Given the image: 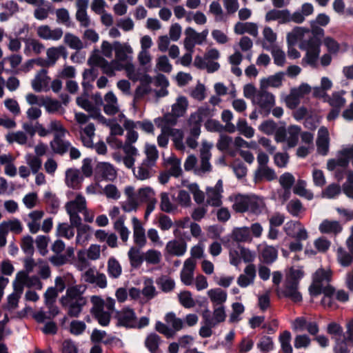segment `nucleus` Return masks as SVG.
Here are the masks:
<instances>
[{"mask_svg": "<svg viewBox=\"0 0 353 353\" xmlns=\"http://www.w3.org/2000/svg\"><path fill=\"white\" fill-rule=\"evenodd\" d=\"M332 279V272L325 270L323 268L318 269L313 274L312 279L314 283L322 284V282H330Z\"/></svg>", "mask_w": 353, "mask_h": 353, "instance_id": "obj_30", "label": "nucleus"}, {"mask_svg": "<svg viewBox=\"0 0 353 353\" xmlns=\"http://www.w3.org/2000/svg\"><path fill=\"white\" fill-rule=\"evenodd\" d=\"M23 251L28 255H32L34 253L33 239L31 236H24L21 244Z\"/></svg>", "mask_w": 353, "mask_h": 353, "instance_id": "obj_48", "label": "nucleus"}, {"mask_svg": "<svg viewBox=\"0 0 353 353\" xmlns=\"http://www.w3.org/2000/svg\"><path fill=\"white\" fill-rule=\"evenodd\" d=\"M237 129L240 132L241 134L244 135L247 138H251L254 136V130L248 125L247 121L245 119H239L237 123Z\"/></svg>", "mask_w": 353, "mask_h": 353, "instance_id": "obj_37", "label": "nucleus"}, {"mask_svg": "<svg viewBox=\"0 0 353 353\" xmlns=\"http://www.w3.org/2000/svg\"><path fill=\"white\" fill-rule=\"evenodd\" d=\"M157 283L164 292H169L172 291L175 286L174 281L167 276L160 277L157 280Z\"/></svg>", "mask_w": 353, "mask_h": 353, "instance_id": "obj_34", "label": "nucleus"}, {"mask_svg": "<svg viewBox=\"0 0 353 353\" xmlns=\"http://www.w3.org/2000/svg\"><path fill=\"white\" fill-rule=\"evenodd\" d=\"M342 227L337 221L325 219L319 225V230L323 234H338L342 231Z\"/></svg>", "mask_w": 353, "mask_h": 353, "instance_id": "obj_16", "label": "nucleus"}, {"mask_svg": "<svg viewBox=\"0 0 353 353\" xmlns=\"http://www.w3.org/2000/svg\"><path fill=\"white\" fill-rule=\"evenodd\" d=\"M160 341V336L155 333H152L146 338L145 345L151 353H157Z\"/></svg>", "mask_w": 353, "mask_h": 353, "instance_id": "obj_25", "label": "nucleus"}, {"mask_svg": "<svg viewBox=\"0 0 353 353\" xmlns=\"http://www.w3.org/2000/svg\"><path fill=\"white\" fill-rule=\"evenodd\" d=\"M64 134L55 133L53 139L50 142V146L54 153L63 155L66 153L71 144L68 141H64Z\"/></svg>", "mask_w": 353, "mask_h": 353, "instance_id": "obj_4", "label": "nucleus"}, {"mask_svg": "<svg viewBox=\"0 0 353 353\" xmlns=\"http://www.w3.org/2000/svg\"><path fill=\"white\" fill-rule=\"evenodd\" d=\"M319 137L316 140L318 151L322 155H326L328 152V131L325 127H321L319 130Z\"/></svg>", "mask_w": 353, "mask_h": 353, "instance_id": "obj_9", "label": "nucleus"}, {"mask_svg": "<svg viewBox=\"0 0 353 353\" xmlns=\"http://www.w3.org/2000/svg\"><path fill=\"white\" fill-rule=\"evenodd\" d=\"M233 171L236 176L241 179L246 176L248 169L242 161H235L232 165Z\"/></svg>", "mask_w": 353, "mask_h": 353, "instance_id": "obj_52", "label": "nucleus"}, {"mask_svg": "<svg viewBox=\"0 0 353 353\" xmlns=\"http://www.w3.org/2000/svg\"><path fill=\"white\" fill-rule=\"evenodd\" d=\"M27 279H28V276L26 272L20 271L17 273L16 280L13 282L14 293L21 296L24 289V281Z\"/></svg>", "mask_w": 353, "mask_h": 353, "instance_id": "obj_23", "label": "nucleus"}, {"mask_svg": "<svg viewBox=\"0 0 353 353\" xmlns=\"http://www.w3.org/2000/svg\"><path fill=\"white\" fill-rule=\"evenodd\" d=\"M274 161L277 167L285 168L289 161V155L286 152H277L274 154Z\"/></svg>", "mask_w": 353, "mask_h": 353, "instance_id": "obj_61", "label": "nucleus"}, {"mask_svg": "<svg viewBox=\"0 0 353 353\" xmlns=\"http://www.w3.org/2000/svg\"><path fill=\"white\" fill-rule=\"evenodd\" d=\"M232 142V138L228 135L221 134L216 143V148L220 151L228 150Z\"/></svg>", "mask_w": 353, "mask_h": 353, "instance_id": "obj_55", "label": "nucleus"}, {"mask_svg": "<svg viewBox=\"0 0 353 353\" xmlns=\"http://www.w3.org/2000/svg\"><path fill=\"white\" fill-rule=\"evenodd\" d=\"M64 41L72 49L79 50L83 48L82 42L79 38L72 34L66 33L64 37Z\"/></svg>", "mask_w": 353, "mask_h": 353, "instance_id": "obj_36", "label": "nucleus"}, {"mask_svg": "<svg viewBox=\"0 0 353 353\" xmlns=\"http://www.w3.org/2000/svg\"><path fill=\"white\" fill-rule=\"evenodd\" d=\"M6 139L10 143L16 141L19 144L23 145L26 143L28 138L23 132L18 131L15 133L8 134L6 137Z\"/></svg>", "mask_w": 353, "mask_h": 353, "instance_id": "obj_51", "label": "nucleus"}, {"mask_svg": "<svg viewBox=\"0 0 353 353\" xmlns=\"http://www.w3.org/2000/svg\"><path fill=\"white\" fill-rule=\"evenodd\" d=\"M108 273L112 279L119 278L122 273V268L119 262L114 257H110L108 261Z\"/></svg>", "mask_w": 353, "mask_h": 353, "instance_id": "obj_20", "label": "nucleus"}, {"mask_svg": "<svg viewBox=\"0 0 353 353\" xmlns=\"http://www.w3.org/2000/svg\"><path fill=\"white\" fill-rule=\"evenodd\" d=\"M83 178L77 170L69 169L66 172V183L68 187L78 190L81 188Z\"/></svg>", "mask_w": 353, "mask_h": 353, "instance_id": "obj_13", "label": "nucleus"}, {"mask_svg": "<svg viewBox=\"0 0 353 353\" xmlns=\"http://www.w3.org/2000/svg\"><path fill=\"white\" fill-rule=\"evenodd\" d=\"M210 300L216 304H222L227 299L226 292L221 288L211 289L208 292Z\"/></svg>", "mask_w": 353, "mask_h": 353, "instance_id": "obj_22", "label": "nucleus"}, {"mask_svg": "<svg viewBox=\"0 0 353 353\" xmlns=\"http://www.w3.org/2000/svg\"><path fill=\"white\" fill-rule=\"evenodd\" d=\"M134 226V241L139 248H143L146 243L145 230L137 217L132 218Z\"/></svg>", "mask_w": 353, "mask_h": 353, "instance_id": "obj_7", "label": "nucleus"}, {"mask_svg": "<svg viewBox=\"0 0 353 353\" xmlns=\"http://www.w3.org/2000/svg\"><path fill=\"white\" fill-rule=\"evenodd\" d=\"M305 185L306 183L304 180L299 179L293 188V192L296 195L303 196L308 200H311L313 198V194L312 192H309L305 189Z\"/></svg>", "mask_w": 353, "mask_h": 353, "instance_id": "obj_28", "label": "nucleus"}, {"mask_svg": "<svg viewBox=\"0 0 353 353\" xmlns=\"http://www.w3.org/2000/svg\"><path fill=\"white\" fill-rule=\"evenodd\" d=\"M73 277L71 274H68L64 278L61 276H57L55 279V288L57 292H62L65 288V283H70V280H73Z\"/></svg>", "mask_w": 353, "mask_h": 353, "instance_id": "obj_60", "label": "nucleus"}, {"mask_svg": "<svg viewBox=\"0 0 353 353\" xmlns=\"http://www.w3.org/2000/svg\"><path fill=\"white\" fill-rule=\"evenodd\" d=\"M292 335L290 331L285 330L279 336L281 350L283 353H292V347L290 344Z\"/></svg>", "mask_w": 353, "mask_h": 353, "instance_id": "obj_24", "label": "nucleus"}, {"mask_svg": "<svg viewBox=\"0 0 353 353\" xmlns=\"http://www.w3.org/2000/svg\"><path fill=\"white\" fill-rule=\"evenodd\" d=\"M48 238L43 235H39L36 239L37 247L42 256H45L48 252L47 246Z\"/></svg>", "mask_w": 353, "mask_h": 353, "instance_id": "obj_58", "label": "nucleus"}, {"mask_svg": "<svg viewBox=\"0 0 353 353\" xmlns=\"http://www.w3.org/2000/svg\"><path fill=\"white\" fill-rule=\"evenodd\" d=\"M188 107V101L185 97H181L178 99L177 102L172 105V112L176 117H182Z\"/></svg>", "mask_w": 353, "mask_h": 353, "instance_id": "obj_29", "label": "nucleus"}, {"mask_svg": "<svg viewBox=\"0 0 353 353\" xmlns=\"http://www.w3.org/2000/svg\"><path fill=\"white\" fill-rule=\"evenodd\" d=\"M168 163L172 165L168 173L170 176L179 177L182 174V170L180 167V161L174 157H171Z\"/></svg>", "mask_w": 353, "mask_h": 353, "instance_id": "obj_45", "label": "nucleus"}, {"mask_svg": "<svg viewBox=\"0 0 353 353\" xmlns=\"http://www.w3.org/2000/svg\"><path fill=\"white\" fill-rule=\"evenodd\" d=\"M48 308V315L45 312L40 310L33 314L34 319L39 323H43L46 319L51 320L54 319L60 312L59 307L54 303L46 304Z\"/></svg>", "mask_w": 353, "mask_h": 353, "instance_id": "obj_6", "label": "nucleus"}, {"mask_svg": "<svg viewBox=\"0 0 353 353\" xmlns=\"http://www.w3.org/2000/svg\"><path fill=\"white\" fill-rule=\"evenodd\" d=\"M92 316L98 321V323L102 326H107L110 321V314L104 310L92 314Z\"/></svg>", "mask_w": 353, "mask_h": 353, "instance_id": "obj_50", "label": "nucleus"}, {"mask_svg": "<svg viewBox=\"0 0 353 353\" xmlns=\"http://www.w3.org/2000/svg\"><path fill=\"white\" fill-rule=\"evenodd\" d=\"M325 101H327L332 108H337L340 109L345 103V98L341 97L338 92H333L332 97L328 96V97L325 99Z\"/></svg>", "mask_w": 353, "mask_h": 353, "instance_id": "obj_33", "label": "nucleus"}, {"mask_svg": "<svg viewBox=\"0 0 353 353\" xmlns=\"http://www.w3.org/2000/svg\"><path fill=\"white\" fill-rule=\"evenodd\" d=\"M284 76V73L283 72H279L276 73L274 75L270 76L268 79H263L261 81V88L266 89L268 86L279 88L282 84L283 77Z\"/></svg>", "mask_w": 353, "mask_h": 353, "instance_id": "obj_18", "label": "nucleus"}, {"mask_svg": "<svg viewBox=\"0 0 353 353\" xmlns=\"http://www.w3.org/2000/svg\"><path fill=\"white\" fill-rule=\"evenodd\" d=\"M155 329L158 332L164 334L167 338L172 337L174 334V331L173 330L161 321H157L156 323Z\"/></svg>", "mask_w": 353, "mask_h": 353, "instance_id": "obj_63", "label": "nucleus"}, {"mask_svg": "<svg viewBox=\"0 0 353 353\" xmlns=\"http://www.w3.org/2000/svg\"><path fill=\"white\" fill-rule=\"evenodd\" d=\"M292 95L293 99L296 101V98L303 97L305 94H308L311 92V87L306 83H301L298 88L292 90Z\"/></svg>", "mask_w": 353, "mask_h": 353, "instance_id": "obj_42", "label": "nucleus"}, {"mask_svg": "<svg viewBox=\"0 0 353 353\" xmlns=\"http://www.w3.org/2000/svg\"><path fill=\"white\" fill-rule=\"evenodd\" d=\"M303 208L302 203L299 199L291 200L287 205V210L293 216H297Z\"/></svg>", "mask_w": 353, "mask_h": 353, "instance_id": "obj_46", "label": "nucleus"}, {"mask_svg": "<svg viewBox=\"0 0 353 353\" xmlns=\"http://www.w3.org/2000/svg\"><path fill=\"white\" fill-rule=\"evenodd\" d=\"M139 248L132 247L128 251V257L130 265L134 268H139L144 261V256L140 254Z\"/></svg>", "mask_w": 353, "mask_h": 353, "instance_id": "obj_19", "label": "nucleus"}, {"mask_svg": "<svg viewBox=\"0 0 353 353\" xmlns=\"http://www.w3.org/2000/svg\"><path fill=\"white\" fill-rule=\"evenodd\" d=\"M117 319V326L125 328L137 327V316L134 311L129 307L124 308L121 312L116 314Z\"/></svg>", "mask_w": 353, "mask_h": 353, "instance_id": "obj_3", "label": "nucleus"}, {"mask_svg": "<svg viewBox=\"0 0 353 353\" xmlns=\"http://www.w3.org/2000/svg\"><path fill=\"white\" fill-rule=\"evenodd\" d=\"M86 325L83 321H72L70 323V332L74 335H80L85 330Z\"/></svg>", "mask_w": 353, "mask_h": 353, "instance_id": "obj_53", "label": "nucleus"}, {"mask_svg": "<svg viewBox=\"0 0 353 353\" xmlns=\"http://www.w3.org/2000/svg\"><path fill=\"white\" fill-rule=\"evenodd\" d=\"M166 250L169 254L180 256L186 252L187 244L183 239L180 241H170L166 245Z\"/></svg>", "mask_w": 353, "mask_h": 353, "instance_id": "obj_10", "label": "nucleus"}, {"mask_svg": "<svg viewBox=\"0 0 353 353\" xmlns=\"http://www.w3.org/2000/svg\"><path fill=\"white\" fill-rule=\"evenodd\" d=\"M85 303L86 300L84 297H80L76 301H70V303L66 306V307H68V315L70 317H78Z\"/></svg>", "mask_w": 353, "mask_h": 353, "instance_id": "obj_17", "label": "nucleus"}, {"mask_svg": "<svg viewBox=\"0 0 353 353\" xmlns=\"http://www.w3.org/2000/svg\"><path fill=\"white\" fill-rule=\"evenodd\" d=\"M338 259L342 266L347 267L353 261V255L340 248L338 249Z\"/></svg>", "mask_w": 353, "mask_h": 353, "instance_id": "obj_40", "label": "nucleus"}, {"mask_svg": "<svg viewBox=\"0 0 353 353\" xmlns=\"http://www.w3.org/2000/svg\"><path fill=\"white\" fill-rule=\"evenodd\" d=\"M306 43L308 51L320 52L321 41L319 37H312L306 41Z\"/></svg>", "mask_w": 353, "mask_h": 353, "instance_id": "obj_64", "label": "nucleus"}, {"mask_svg": "<svg viewBox=\"0 0 353 353\" xmlns=\"http://www.w3.org/2000/svg\"><path fill=\"white\" fill-rule=\"evenodd\" d=\"M252 102L259 106L261 113L264 112L265 115H268L272 108L274 105L275 97L272 93L266 91L265 89L260 88V90L254 97Z\"/></svg>", "mask_w": 353, "mask_h": 353, "instance_id": "obj_1", "label": "nucleus"}, {"mask_svg": "<svg viewBox=\"0 0 353 353\" xmlns=\"http://www.w3.org/2000/svg\"><path fill=\"white\" fill-rule=\"evenodd\" d=\"M114 51L115 58L118 61H126L128 59L127 54L132 53V48L127 43L121 44L119 41H114Z\"/></svg>", "mask_w": 353, "mask_h": 353, "instance_id": "obj_11", "label": "nucleus"}, {"mask_svg": "<svg viewBox=\"0 0 353 353\" xmlns=\"http://www.w3.org/2000/svg\"><path fill=\"white\" fill-rule=\"evenodd\" d=\"M310 339L306 334L297 335L295 337L294 345L296 349L307 347L310 344Z\"/></svg>", "mask_w": 353, "mask_h": 353, "instance_id": "obj_62", "label": "nucleus"}, {"mask_svg": "<svg viewBox=\"0 0 353 353\" xmlns=\"http://www.w3.org/2000/svg\"><path fill=\"white\" fill-rule=\"evenodd\" d=\"M276 179V174L274 170L268 166L258 167L254 172V181L255 183L261 182L263 179L268 181H272Z\"/></svg>", "mask_w": 353, "mask_h": 353, "instance_id": "obj_8", "label": "nucleus"}, {"mask_svg": "<svg viewBox=\"0 0 353 353\" xmlns=\"http://www.w3.org/2000/svg\"><path fill=\"white\" fill-rule=\"evenodd\" d=\"M161 130L163 134H167V135L172 137V141L177 148L181 149L183 147V133L181 130L163 126Z\"/></svg>", "mask_w": 353, "mask_h": 353, "instance_id": "obj_12", "label": "nucleus"}, {"mask_svg": "<svg viewBox=\"0 0 353 353\" xmlns=\"http://www.w3.org/2000/svg\"><path fill=\"white\" fill-rule=\"evenodd\" d=\"M96 176H101L103 179L112 181L116 177V171L109 163H99L95 168Z\"/></svg>", "mask_w": 353, "mask_h": 353, "instance_id": "obj_5", "label": "nucleus"}, {"mask_svg": "<svg viewBox=\"0 0 353 353\" xmlns=\"http://www.w3.org/2000/svg\"><path fill=\"white\" fill-rule=\"evenodd\" d=\"M42 105H44L46 110L49 113H54L59 110V109L61 108V103L55 99H47V100H43Z\"/></svg>", "mask_w": 353, "mask_h": 353, "instance_id": "obj_57", "label": "nucleus"}, {"mask_svg": "<svg viewBox=\"0 0 353 353\" xmlns=\"http://www.w3.org/2000/svg\"><path fill=\"white\" fill-rule=\"evenodd\" d=\"M249 206H250V199L248 196L241 194L235 196L232 208L236 212H245L249 210Z\"/></svg>", "mask_w": 353, "mask_h": 353, "instance_id": "obj_14", "label": "nucleus"}, {"mask_svg": "<svg viewBox=\"0 0 353 353\" xmlns=\"http://www.w3.org/2000/svg\"><path fill=\"white\" fill-rule=\"evenodd\" d=\"M299 285L292 282L285 281L283 289L279 287L276 290L278 298L282 297L290 299L292 302L297 303L303 300L301 293L298 290Z\"/></svg>", "mask_w": 353, "mask_h": 353, "instance_id": "obj_2", "label": "nucleus"}, {"mask_svg": "<svg viewBox=\"0 0 353 353\" xmlns=\"http://www.w3.org/2000/svg\"><path fill=\"white\" fill-rule=\"evenodd\" d=\"M263 261L266 264L274 262L278 256L277 250L271 245H266L261 251Z\"/></svg>", "mask_w": 353, "mask_h": 353, "instance_id": "obj_21", "label": "nucleus"}, {"mask_svg": "<svg viewBox=\"0 0 353 353\" xmlns=\"http://www.w3.org/2000/svg\"><path fill=\"white\" fill-rule=\"evenodd\" d=\"M46 204L51 208V212L56 213L59 208V199L50 192H46L44 194Z\"/></svg>", "mask_w": 353, "mask_h": 353, "instance_id": "obj_35", "label": "nucleus"}, {"mask_svg": "<svg viewBox=\"0 0 353 353\" xmlns=\"http://www.w3.org/2000/svg\"><path fill=\"white\" fill-rule=\"evenodd\" d=\"M272 55L274 59V63L278 66H283L285 62V52L279 48H273L272 50Z\"/></svg>", "mask_w": 353, "mask_h": 353, "instance_id": "obj_56", "label": "nucleus"}, {"mask_svg": "<svg viewBox=\"0 0 353 353\" xmlns=\"http://www.w3.org/2000/svg\"><path fill=\"white\" fill-rule=\"evenodd\" d=\"M205 128L209 132H221L223 131V125L219 121L212 119L206 121Z\"/></svg>", "mask_w": 353, "mask_h": 353, "instance_id": "obj_54", "label": "nucleus"}, {"mask_svg": "<svg viewBox=\"0 0 353 353\" xmlns=\"http://www.w3.org/2000/svg\"><path fill=\"white\" fill-rule=\"evenodd\" d=\"M180 303L185 308H191L195 305L194 300L192 297V293L190 291H184L179 295Z\"/></svg>", "mask_w": 353, "mask_h": 353, "instance_id": "obj_38", "label": "nucleus"}, {"mask_svg": "<svg viewBox=\"0 0 353 353\" xmlns=\"http://www.w3.org/2000/svg\"><path fill=\"white\" fill-rule=\"evenodd\" d=\"M301 128L299 125H292L288 128V132L290 134L289 138L287 139L289 148L295 147L299 141V134Z\"/></svg>", "mask_w": 353, "mask_h": 353, "instance_id": "obj_27", "label": "nucleus"}, {"mask_svg": "<svg viewBox=\"0 0 353 353\" xmlns=\"http://www.w3.org/2000/svg\"><path fill=\"white\" fill-rule=\"evenodd\" d=\"M276 128V123L273 120H267L260 125L259 129L265 134L270 135L275 132Z\"/></svg>", "mask_w": 353, "mask_h": 353, "instance_id": "obj_49", "label": "nucleus"}, {"mask_svg": "<svg viewBox=\"0 0 353 353\" xmlns=\"http://www.w3.org/2000/svg\"><path fill=\"white\" fill-rule=\"evenodd\" d=\"M351 159H352V157L350 154L347 148H343L339 152V155L336 159V162L338 166L345 169L348 167Z\"/></svg>", "mask_w": 353, "mask_h": 353, "instance_id": "obj_31", "label": "nucleus"}, {"mask_svg": "<svg viewBox=\"0 0 353 353\" xmlns=\"http://www.w3.org/2000/svg\"><path fill=\"white\" fill-rule=\"evenodd\" d=\"M48 70L46 69H41L36 75L35 79L32 82V87L36 92H41L42 90V83L47 77Z\"/></svg>", "mask_w": 353, "mask_h": 353, "instance_id": "obj_32", "label": "nucleus"}, {"mask_svg": "<svg viewBox=\"0 0 353 353\" xmlns=\"http://www.w3.org/2000/svg\"><path fill=\"white\" fill-rule=\"evenodd\" d=\"M83 297L81 292L77 285L69 287L66 290L65 296H63L60 299V303L63 307H66L70 301L77 300L79 298Z\"/></svg>", "mask_w": 353, "mask_h": 353, "instance_id": "obj_15", "label": "nucleus"}, {"mask_svg": "<svg viewBox=\"0 0 353 353\" xmlns=\"http://www.w3.org/2000/svg\"><path fill=\"white\" fill-rule=\"evenodd\" d=\"M303 267H300V269L295 270L293 267L290 268L289 276L286 280L288 282H292L299 285V281L304 276L305 273L302 270Z\"/></svg>", "mask_w": 353, "mask_h": 353, "instance_id": "obj_39", "label": "nucleus"}, {"mask_svg": "<svg viewBox=\"0 0 353 353\" xmlns=\"http://www.w3.org/2000/svg\"><path fill=\"white\" fill-rule=\"evenodd\" d=\"M232 238L236 242H245L250 239V231L247 228H234Z\"/></svg>", "mask_w": 353, "mask_h": 353, "instance_id": "obj_26", "label": "nucleus"}, {"mask_svg": "<svg viewBox=\"0 0 353 353\" xmlns=\"http://www.w3.org/2000/svg\"><path fill=\"white\" fill-rule=\"evenodd\" d=\"M157 68L163 72H170L172 69V65L170 63L168 58L165 55L159 57L157 61Z\"/></svg>", "mask_w": 353, "mask_h": 353, "instance_id": "obj_59", "label": "nucleus"}, {"mask_svg": "<svg viewBox=\"0 0 353 353\" xmlns=\"http://www.w3.org/2000/svg\"><path fill=\"white\" fill-rule=\"evenodd\" d=\"M161 256V254L159 251L151 249L145 252L144 260H145L148 263L155 265L160 262Z\"/></svg>", "mask_w": 353, "mask_h": 353, "instance_id": "obj_47", "label": "nucleus"}, {"mask_svg": "<svg viewBox=\"0 0 353 353\" xmlns=\"http://www.w3.org/2000/svg\"><path fill=\"white\" fill-rule=\"evenodd\" d=\"M257 347L262 352H270L274 348V343L271 337L263 336L257 343Z\"/></svg>", "mask_w": 353, "mask_h": 353, "instance_id": "obj_44", "label": "nucleus"}, {"mask_svg": "<svg viewBox=\"0 0 353 353\" xmlns=\"http://www.w3.org/2000/svg\"><path fill=\"white\" fill-rule=\"evenodd\" d=\"M294 182L295 178L290 172H285L279 178V183L283 189H291Z\"/></svg>", "mask_w": 353, "mask_h": 353, "instance_id": "obj_43", "label": "nucleus"}, {"mask_svg": "<svg viewBox=\"0 0 353 353\" xmlns=\"http://www.w3.org/2000/svg\"><path fill=\"white\" fill-rule=\"evenodd\" d=\"M160 208L162 211L170 213L174 209L173 204L170 202L168 193H161Z\"/></svg>", "mask_w": 353, "mask_h": 353, "instance_id": "obj_41", "label": "nucleus"}]
</instances>
